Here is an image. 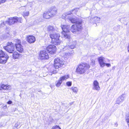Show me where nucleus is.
Wrapping results in <instances>:
<instances>
[{
  "label": "nucleus",
  "instance_id": "a211bd4d",
  "mask_svg": "<svg viewBox=\"0 0 129 129\" xmlns=\"http://www.w3.org/2000/svg\"><path fill=\"white\" fill-rule=\"evenodd\" d=\"M69 78V75L67 74L64 75L61 77H60L59 79L62 82L63 81L66 80L67 79Z\"/></svg>",
  "mask_w": 129,
  "mask_h": 129
},
{
  "label": "nucleus",
  "instance_id": "4468645a",
  "mask_svg": "<svg viewBox=\"0 0 129 129\" xmlns=\"http://www.w3.org/2000/svg\"><path fill=\"white\" fill-rule=\"evenodd\" d=\"M93 87L92 89L94 90L99 91L100 89V87L99 86V84L98 82L96 81H94L93 83Z\"/></svg>",
  "mask_w": 129,
  "mask_h": 129
},
{
  "label": "nucleus",
  "instance_id": "c03bdc74",
  "mask_svg": "<svg viewBox=\"0 0 129 129\" xmlns=\"http://www.w3.org/2000/svg\"><path fill=\"white\" fill-rule=\"evenodd\" d=\"M128 46H129V43L128 44Z\"/></svg>",
  "mask_w": 129,
  "mask_h": 129
},
{
  "label": "nucleus",
  "instance_id": "7ed1b4c3",
  "mask_svg": "<svg viewBox=\"0 0 129 129\" xmlns=\"http://www.w3.org/2000/svg\"><path fill=\"white\" fill-rule=\"evenodd\" d=\"M90 66L86 63H81L80 64L76 70L78 73L82 74L85 72L89 68Z\"/></svg>",
  "mask_w": 129,
  "mask_h": 129
},
{
  "label": "nucleus",
  "instance_id": "79ce46f5",
  "mask_svg": "<svg viewBox=\"0 0 129 129\" xmlns=\"http://www.w3.org/2000/svg\"><path fill=\"white\" fill-rule=\"evenodd\" d=\"M92 62L93 63V64H94L95 63L94 61V60H92Z\"/></svg>",
  "mask_w": 129,
  "mask_h": 129
},
{
  "label": "nucleus",
  "instance_id": "6e6552de",
  "mask_svg": "<svg viewBox=\"0 0 129 129\" xmlns=\"http://www.w3.org/2000/svg\"><path fill=\"white\" fill-rule=\"evenodd\" d=\"M81 25L75 24L72 25L71 30L74 34H78L82 29Z\"/></svg>",
  "mask_w": 129,
  "mask_h": 129
},
{
  "label": "nucleus",
  "instance_id": "dca6fc26",
  "mask_svg": "<svg viewBox=\"0 0 129 129\" xmlns=\"http://www.w3.org/2000/svg\"><path fill=\"white\" fill-rule=\"evenodd\" d=\"M100 66L101 67H103L105 65V63L104 62L105 58L102 57H100L98 58Z\"/></svg>",
  "mask_w": 129,
  "mask_h": 129
},
{
  "label": "nucleus",
  "instance_id": "f257e3e1",
  "mask_svg": "<svg viewBox=\"0 0 129 129\" xmlns=\"http://www.w3.org/2000/svg\"><path fill=\"white\" fill-rule=\"evenodd\" d=\"M54 68L55 69H56V70L53 69V68L51 69L50 70V72L53 74L57 73L58 71V70L57 69L59 68L64 67V64L63 61L60 59L59 58H55L54 60Z\"/></svg>",
  "mask_w": 129,
  "mask_h": 129
},
{
  "label": "nucleus",
  "instance_id": "39448f33",
  "mask_svg": "<svg viewBox=\"0 0 129 129\" xmlns=\"http://www.w3.org/2000/svg\"><path fill=\"white\" fill-rule=\"evenodd\" d=\"M9 58L8 55L2 50L0 51V63H5Z\"/></svg>",
  "mask_w": 129,
  "mask_h": 129
},
{
  "label": "nucleus",
  "instance_id": "1a4fd4ad",
  "mask_svg": "<svg viewBox=\"0 0 129 129\" xmlns=\"http://www.w3.org/2000/svg\"><path fill=\"white\" fill-rule=\"evenodd\" d=\"M39 57L42 60L48 59L49 58L48 53L45 50L41 51L39 55Z\"/></svg>",
  "mask_w": 129,
  "mask_h": 129
},
{
  "label": "nucleus",
  "instance_id": "9d476101",
  "mask_svg": "<svg viewBox=\"0 0 129 129\" xmlns=\"http://www.w3.org/2000/svg\"><path fill=\"white\" fill-rule=\"evenodd\" d=\"M57 8L54 6L51 7L49 9L48 12L50 14L51 17H53L57 13Z\"/></svg>",
  "mask_w": 129,
  "mask_h": 129
},
{
  "label": "nucleus",
  "instance_id": "0eeeda50",
  "mask_svg": "<svg viewBox=\"0 0 129 129\" xmlns=\"http://www.w3.org/2000/svg\"><path fill=\"white\" fill-rule=\"evenodd\" d=\"M4 48L9 53H13L15 50L14 45L11 42H9L6 46H4Z\"/></svg>",
  "mask_w": 129,
  "mask_h": 129
},
{
  "label": "nucleus",
  "instance_id": "9b49d317",
  "mask_svg": "<svg viewBox=\"0 0 129 129\" xmlns=\"http://www.w3.org/2000/svg\"><path fill=\"white\" fill-rule=\"evenodd\" d=\"M46 50L49 53L54 54L56 51V48L55 45H51L48 46L46 48Z\"/></svg>",
  "mask_w": 129,
  "mask_h": 129
},
{
  "label": "nucleus",
  "instance_id": "423d86ee",
  "mask_svg": "<svg viewBox=\"0 0 129 129\" xmlns=\"http://www.w3.org/2000/svg\"><path fill=\"white\" fill-rule=\"evenodd\" d=\"M21 18H18L16 17H11L9 18L8 20L6 21V23L8 25H11L17 22H21Z\"/></svg>",
  "mask_w": 129,
  "mask_h": 129
},
{
  "label": "nucleus",
  "instance_id": "c85d7f7f",
  "mask_svg": "<svg viewBox=\"0 0 129 129\" xmlns=\"http://www.w3.org/2000/svg\"><path fill=\"white\" fill-rule=\"evenodd\" d=\"M14 41L16 42V43L15 44V46H16V45H18V44H21V42L20 40L18 39H15Z\"/></svg>",
  "mask_w": 129,
  "mask_h": 129
},
{
  "label": "nucleus",
  "instance_id": "473e14b6",
  "mask_svg": "<svg viewBox=\"0 0 129 129\" xmlns=\"http://www.w3.org/2000/svg\"><path fill=\"white\" fill-rule=\"evenodd\" d=\"M6 23V22H3L0 25V28L4 27Z\"/></svg>",
  "mask_w": 129,
  "mask_h": 129
},
{
  "label": "nucleus",
  "instance_id": "bb28decb",
  "mask_svg": "<svg viewBox=\"0 0 129 129\" xmlns=\"http://www.w3.org/2000/svg\"><path fill=\"white\" fill-rule=\"evenodd\" d=\"M10 86L9 85L7 86V85H5L4 84H3L1 86V90L2 89H8Z\"/></svg>",
  "mask_w": 129,
  "mask_h": 129
},
{
  "label": "nucleus",
  "instance_id": "7c9ffc66",
  "mask_svg": "<svg viewBox=\"0 0 129 129\" xmlns=\"http://www.w3.org/2000/svg\"><path fill=\"white\" fill-rule=\"evenodd\" d=\"M66 84L68 86H70L72 84V82L71 81H68L66 83Z\"/></svg>",
  "mask_w": 129,
  "mask_h": 129
},
{
  "label": "nucleus",
  "instance_id": "a19ab883",
  "mask_svg": "<svg viewBox=\"0 0 129 129\" xmlns=\"http://www.w3.org/2000/svg\"><path fill=\"white\" fill-rule=\"evenodd\" d=\"M127 49H128V52H129V46H128Z\"/></svg>",
  "mask_w": 129,
  "mask_h": 129
},
{
  "label": "nucleus",
  "instance_id": "f03ea898",
  "mask_svg": "<svg viewBox=\"0 0 129 129\" xmlns=\"http://www.w3.org/2000/svg\"><path fill=\"white\" fill-rule=\"evenodd\" d=\"M61 28L63 30L62 32V36L66 39H69L70 35L69 33L70 26L69 25H61Z\"/></svg>",
  "mask_w": 129,
  "mask_h": 129
},
{
  "label": "nucleus",
  "instance_id": "e433bc0d",
  "mask_svg": "<svg viewBox=\"0 0 129 129\" xmlns=\"http://www.w3.org/2000/svg\"><path fill=\"white\" fill-rule=\"evenodd\" d=\"M105 65L108 67H110L111 66V65L109 63H106Z\"/></svg>",
  "mask_w": 129,
  "mask_h": 129
},
{
  "label": "nucleus",
  "instance_id": "b1692460",
  "mask_svg": "<svg viewBox=\"0 0 129 129\" xmlns=\"http://www.w3.org/2000/svg\"><path fill=\"white\" fill-rule=\"evenodd\" d=\"M75 47V45H71L70 46H68L65 47L63 48L64 49H67L69 50L70 49H73Z\"/></svg>",
  "mask_w": 129,
  "mask_h": 129
},
{
  "label": "nucleus",
  "instance_id": "a878e982",
  "mask_svg": "<svg viewBox=\"0 0 129 129\" xmlns=\"http://www.w3.org/2000/svg\"><path fill=\"white\" fill-rule=\"evenodd\" d=\"M62 83V82L59 79L58 81L55 82V85L57 87H58L60 86Z\"/></svg>",
  "mask_w": 129,
  "mask_h": 129
},
{
  "label": "nucleus",
  "instance_id": "f3484780",
  "mask_svg": "<svg viewBox=\"0 0 129 129\" xmlns=\"http://www.w3.org/2000/svg\"><path fill=\"white\" fill-rule=\"evenodd\" d=\"M124 95L122 94L119 96L117 99L116 102V103L119 104L120 103L122 102L124 100Z\"/></svg>",
  "mask_w": 129,
  "mask_h": 129
},
{
  "label": "nucleus",
  "instance_id": "4c0bfd02",
  "mask_svg": "<svg viewBox=\"0 0 129 129\" xmlns=\"http://www.w3.org/2000/svg\"><path fill=\"white\" fill-rule=\"evenodd\" d=\"M12 103V102L11 101H9L7 102V103L8 104H10Z\"/></svg>",
  "mask_w": 129,
  "mask_h": 129
},
{
  "label": "nucleus",
  "instance_id": "393cba45",
  "mask_svg": "<svg viewBox=\"0 0 129 129\" xmlns=\"http://www.w3.org/2000/svg\"><path fill=\"white\" fill-rule=\"evenodd\" d=\"M70 89H71L74 92L76 93H77L78 90V88L76 87H72Z\"/></svg>",
  "mask_w": 129,
  "mask_h": 129
},
{
  "label": "nucleus",
  "instance_id": "6ab92c4d",
  "mask_svg": "<svg viewBox=\"0 0 129 129\" xmlns=\"http://www.w3.org/2000/svg\"><path fill=\"white\" fill-rule=\"evenodd\" d=\"M16 47L17 50L20 52H22L23 50L22 46L21 44L16 45Z\"/></svg>",
  "mask_w": 129,
  "mask_h": 129
},
{
  "label": "nucleus",
  "instance_id": "cd10ccee",
  "mask_svg": "<svg viewBox=\"0 0 129 129\" xmlns=\"http://www.w3.org/2000/svg\"><path fill=\"white\" fill-rule=\"evenodd\" d=\"M93 19L95 22H99L101 19L99 17L96 16L94 17L93 18Z\"/></svg>",
  "mask_w": 129,
  "mask_h": 129
},
{
  "label": "nucleus",
  "instance_id": "72a5a7b5",
  "mask_svg": "<svg viewBox=\"0 0 129 129\" xmlns=\"http://www.w3.org/2000/svg\"><path fill=\"white\" fill-rule=\"evenodd\" d=\"M52 129H61V128L59 126L56 125L53 126Z\"/></svg>",
  "mask_w": 129,
  "mask_h": 129
},
{
  "label": "nucleus",
  "instance_id": "ddd939ff",
  "mask_svg": "<svg viewBox=\"0 0 129 129\" xmlns=\"http://www.w3.org/2000/svg\"><path fill=\"white\" fill-rule=\"evenodd\" d=\"M79 9L78 8H76L73 9L70 12H68L67 13L63 14L62 16V18L65 19H68L70 16V15L74 11H78Z\"/></svg>",
  "mask_w": 129,
  "mask_h": 129
},
{
  "label": "nucleus",
  "instance_id": "37998d69",
  "mask_svg": "<svg viewBox=\"0 0 129 129\" xmlns=\"http://www.w3.org/2000/svg\"><path fill=\"white\" fill-rule=\"evenodd\" d=\"M1 89V86H0V90Z\"/></svg>",
  "mask_w": 129,
  "mask_h": 129
},
{
  "label": "nucleus",
  "instance_id": "20e7f679",
  "mask_svg": "<svg viewBox=\"0 0 129 129\" xmlns=\"http://www.w3.org/2000/svg\"><path fill=\"white\" fill-rule=\"evenodd\" d=\"M50 37L52 39V42L54 45H57L61 43V41L59 39L60 36L58 34H50Z\"/></svg>",
  "mask_w": 129,
  "mask_h": 129
},
{
  "label": "nucleus",
  "instance_id": "58836bf2",
  "mask_svg": "<svg viewBox=\"0 0 129 129\" xmlns=\"http://www.w3.org/2000/svg\"><path fill=\"white\" fill-rule=\"evenodd\" d=\"M3 126V124L2 123L0 124V127Z\"/></svg>",
  "mask_w": 129,
  "mask_h": 129
},
{
  "label": "nucleus",
  "instance_id": "2eb2a0df",
  "mask_svg": "<svg viewBox=\"0 0 129 129\" xmlns=\"http://www.w3.org/2000/svg\"><path fill=\"white\" fill-rule=\"evenodd\" d=\"M27 42L30 43H34L36 40L35 37L33 36L29 35L27 36Z\"/></svg>",
  "mask_w": 129,
  "mask_h": 129
},
{
  "label": "nucleus",
  "instance_id": "ea45409f",
  "mask_svg": "<svg viewBox=\"0 0 129 129\" xmlns=\"http://www.w3.org/2000/svg\"><path fill=\"white\" fill-rule=\"evenodd\" d=\"M115 126L116 127H117L118 126V124L117 123H116L115 124Z\"/></svg>",
  "mask_w": 129,
  "mask_h": 129
},
{
  "label": "nucleus",
  "instance_id": "2f4dec72",
  "mask_svg": "<svg viewBox=\"0 0 129 129\" xmlns=\"http://www.w3.org/2000/svg\"><path fill=\"white\" fill-rule=\"evenodd\" d=\"M119 25H118L117 26L115 27L114 28V29L115 31H117L120 30Z\"/></svg>",
  "mask_w": 129,
  "mask_h": 129
},
{
  "label": "nucleus",
  "instance_id": "c756f323",
  "mask_svg": "<svg viewBox=\"0 0 129 129\" xmlns=\"http://www.w3.org/2000/svg\"><path fill=\"white\" fill-rule=\"evenodd\" d=\"M125 119L127 122L128 123H129V114H126Z\"/></svg>",
  "mask_w": 129,
  "mask_h": 129
},
{
  "label": "nucleus",
  "instance_id": "5701e85b",
  "mask_svg": "<svg viewBox=\"0 0 129 129\" xmlns=\"http://www.w3.org/2000/svg\"><path fill=\"white\" fill-rule=\"evenodd\" d=\"M19 54L17 52H14L13 54V58L15 59H18L19 57Z\"/></svg>",
  "mask_w": 129,
  "mask_h": 129
},
{
  "label": "nucleus",
  "instance_id": "f704fd0d",
  "mask_svg": "<svg viewBox=\"0 0 129 129\" xmlns=\"http://www.w3.org/2000/svg\"><path fill=\"white\" fill-rule=\"evenodd\" d=\"M29 12H24L23 13V16H28L29 15Z\"/></svg>",
  "mask_w": 129,
  "mask_h": 129
},
{
  "label": "nucleus",
  "instance_id": "aec40b11",
  "mask_svg": "<svg viewBox=\"0 0 129 129\" xmlns=\"http://www.w3.org/2000/svg\"><path fill=\"white\" fill-rule=\"evenodd\" d=\"M74 53L73 51L72 50L71 51H68L67 52H65L64 53V55H63L65 57H67L69 56H71Z\"/></svg>",
  "mask_w": 129,
  "mask_h": 129
},
{
  "label": "nucleus",
  "instance_id": "c9c22d12",
  "mask_svg": "<svg viewBox=\"0 0 129 129\" xmlns=\"http://www.w3.org/2000/svg\"><path fill=\"white\" fill-rule=\"evenodd\" d=\"M6 1V0H0V5L1 4L4 3Z\"/></svg>",
  "mask_w": 129,
  "mask_h": 129
},
{
  "label": "nucleus",
  "instance_id": "4be33fe9",
  "mask_svg": "<svg viewBox=\"0 0 129 129\" xmlns=\"http://www.w3.org/2000/svg\"><path fill=\"white\" fill-rule=\"evenodd\" d=\"M55 29L54 27L51 26H49L47 28V30L49 33L51 34L53 33L55 31Z\"/></svg>",
  "mask_w": 129,
  "mask_h": 129
},
{
  "label": "nucleus",
  "instance_id": "f8f14e48",
  "mask_svg": "<svg viewBox=\"0 0 129 129\" xmlns=\"http://www.w3.org/2000/svg\"><path fill=\"white\" fill-rule=\"evenodd\" d=\"M72 23H75L76 24L81 25L82 21L81 20H79L76 17H71L70 16L68 19Z\"/></svg>",
  "mask_w": 129,
  "mask_h": 129
},
{
  "label": "nucleus",
  "instance_id": "412c9836",
  "mask_svg": "<svg viewBox=\"0 0 129 129\" xmlns=\"http://www.w3.org/2000/svg\"><path fill=\"white\" fill-rule=\"evenodd\" d=\"M43 17L44 18L46 19H48L51 17L49 13L48 12V11H47V12H45L44 13Z\"/></svg>",
  "mask_w": 129,
  "mask_h": 129
}]
</instances>
